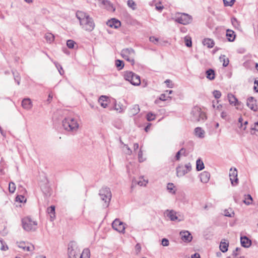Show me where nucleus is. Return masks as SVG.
<instances>
[{
	"mask_svg": "<svg viewBox=\"0 0 258 258\" xmlns=\"http://www.w3.org/2000/svg\"><path fill=\"white\" fill-rule=\"evenodd\" d=\"M115 66L118 70H120L123 68L124 63L123 61L117 59L115 61Z\"/></svg>",
	"mask_w": 258,
	"mask_h": 258,
	"instance_id": "35",
	"label": "nucleus"
},
{
	"mask_svg": "<svg viewBox=\"0 0 258 258\" xmlns=\"http://www.w3.org/2000/svg\"><path fill=\"white\" fill-rule=\"evenodd\" d=\"M124 78L134 86H139L141 84L140 77L131 71H126L124 73Z\"/></svg>",
	"mask_w": 258,
	"mask_h": 258,
	"instance_id": "7",
	"label": "nucleus"
},
{
	"mask_svg": "<svg viewBox=\"0 0 258 258\" xmlns=\"http://www.w3.org/2000/svg\"><path fill=\"white\" fill-rule=\"evenodd\" d=\"M107 98L105 96H101L98 99V102L100 105L104 108H106L108 105L107 103Z\"/></svg>",
	"mask_w": 258,
	"mask_h": 258,
	"instance_id": "26",
	"label": "nucleus"
},
{
	"mask_svg": "<svg viewBox=\"0 0 258 258\" xmlns=\"http://www.w3.org/2000/svg\"><path fill=\"white\" fill-rule=\"evenodd\" d=\"M195 135L200 138H203L205 137V132L200 127H197L195 129Z\"/></svg>",
	"mask_w": 258,
	"mask_h": 258,
	"instance_id": "24",
	"label": "nucleus"
},
{
	"mask_svg": "<svg viewBox=\"0 0 258 258\" xmlns=\"http://www.w3.org/2000/svg\"><path fill=\"white\" fill-rule=\"evenodd\" d=\"M164 215L172 221L180 222L183 220V218L176 211L171 210H167L164 212Z\"/></svg>",
	"mask_w": 258,
	"mask_h": 258,
	"instance_id": "10",
	"label": "nucleus"
},
{
	"mask_svg": "<svg viewBox=\"0 0 258 258\" xmlns=\"http://www.w3.org/2000/svg\"><path fill=\"white\" fill-rule=\"evenodd\" d=\"M140 109L139 105H134L130 110V114L131 115H135L140 112Z\"/></svg>",
	"mask_w": 258,
	"mask_h": 258,
	"instance_id": "27",
	"label": "nucleus"
},
{
	"mask_svg": "<svg viewBox=\"0 0 258 258\" xmlns=\"http://www.w3.org/2000/svg\"><path fill=\"white\" fill-rule=\"evenodd\" d=\"M149 40L151 42L154 43V44H156L158 41V39L154 36L150 37L149 38Z\"/></svg>",
	"mask_w": 258,
	"mask_h": 258,
	"instance_id": "58",
	"label": "nucleus"
},
{
	"mask_svg": "<svg viewBox=\"0 0 258 258\" xmlns=\"http://www.w3.org/2000/svg\"><path fill=\"white\" fill-rule=\"evenodd\" d=\"M135 51L132 48L123 49L121 51V55L123 58H127V57H130L131 56H135Z\"/></svg>",
	"mask_w": 258,
	"mask_h": 258,
	"instance_id": "17",
	"label": "nucleus"
},
{
	"mask_svg": "<svg viewBox=\"0 0 258 258\" xmlns=\"http://www.w3.org/2000/svg\"><path fill=\"white\" fill-rule=\"evenodd\" d=\"M179 235L181 239L185 242H189L192 239V236L188 231H181L180 232Z\"/></svg>",
	"mask_w": 258,
	"mask_h": 258,
	"instance_id": "13",
	"label": "nucleus"
},
{
	"mask_svg": "<svg viewBox=\"0 0 258 258\" xmlns=\"http://www.w3.org/2000/svg\"><path fill=\"white\" fill-rule=\"evenodd\" d=\"M54 63L56 68L58 70L59 74L61 75H62L64 74V71L63 70L62 67H61V66L59 63H58L57 62H56V61L54 62Z\"/></svg>",
	"mask_w": 258,
	"mask_h": 258,
	"instance_id": "38",
	"label": "nucleus"
},
{
	"mask_svg": "<svg viewBox=\"0 0 258 258\" xmlns=\"http://www.w3.org/2000/svg\"><path fill=\"white\" fill-rule=\"evenodd\" d=\"M207 119L205 112L198 106H194L191 111V119L194 122H204Z\"/></svg>",
	"mask_w": 258,
	"mask_h": 258,
	"instance_id": "4",
	"label": "nucleus"
},
{
	"mask_svg": "<svg viewBox=\"0 0 258 258\" xmlns=\"http://www.w3.org/2000/svg\"><path fill=\"white\" fill-rule=\"evenodd\" d=\"M22 106L26 110H30L32 106V102L30 98H24L22 101Z\"/></svg>",
	"mask_w": 258,
	"mask_h": 258,
	"instance_id": "19",
	"label": "nucleus"
},
{
	"mask_svg": "<svg viewBox=\"0 0 258 258\" xmlns=\"http://www.w3.org/2000/svg\"><path fill=\"white\" fill-rule=\"evenodd\" d=\"M229 177L231 181V183L232 185H236L238 183V179L237 178V170L236 168H232L229 171Z\"/></svg>",
	"mask_w": 258,
	"mask_h": 258,
	"instance_id": "12",
	"label": "nucleus"
},
{
	"mask_svg": "<svg viewBox=\"0 0 258 258\" xmlns=\"http://www.w3.org/2000/svg\"><path fill=\"white\" fill-rule=\"evenodd\" d=\"M13 74L14 79H15V81H16L17 82V84L19 85L20 84V78L19 75H18V73H17V74H15V73L14 72H13Z\"/></svg>",
	"mask_w": 258,
	"mask_h": 258,
	"instance_id": "54",
	"label": "nucleus"
},
{
	"mask_svg": "<svg viewBox=\"0 0 258 258\" xmlns=\"http://www.w3.org/2000/svg\"><path fill=\"white\" fill-rule=\"evenodd\" d=\"M213 95L216 99H219L221 96V93L219 91L214 90L213 92Z\"/></svg>",
	"mask_w": 258,
	"mask_h": 258,
	"instance_id": "51",
	"label": "nucleus"
},
{
	"mask_svg": "<svg viewBox=\"0 0 258 258\" xmlns=\"http://www.w3.org/2000/svg\"><path fill=\"white\" fill-rule=\"evenodd\" d=\"M227 98L229 103L234 106H238L240 104L237 99L235 96L231 93H229L227 95Z\"/></svg>",
	"mask_w": 258,
	"mask_h": 258,
	"instance_id": "20",
	"label": "nucleus"
},
{
	"mask_svg": "<svg viewBox=\"0 0 258 258\" xmlns=\"http://www.w3.org/2000/svg\"><path fill=\"white\" fill-rule=\"evenodd\" d=\"M223 1L225 6H232L235 2V0H231L230 2H228L225 0H224Z\"/></svg>",
	"mask_w": 258,
	"mask_h": 258,
	"instance_id": "53",
	"label": "nucleus"
},
{
	"mask_svg": "<svg viewBox=\"0 0 258 258\" xmlns=\"http://www.w3.org/2000/svg\"><path fill=\"white\" fill-rule=\"evenodd\" d=\"M18 245L24 251H32L34 249V245L30 243H26L24 242H21L18 243Z\"/></svg>",
	"mask_w": 258,
	"mask_h": 258,
	"instance_id": "15",
	"label": "nucleus"
},
{
	"mask_svg": "<svg viewBox=\"0 0 258 258\" xmlns=\"http://www.w3.org/2000/svg\"><path fill=\"white\" fill-rule=\"evenodd\" d=\"M106 24L111 28L116 29L120 26L121 23L118 20L113 18L110 20H108Z\"/></svg>",
	"mask_w": 258,
	"mask_h": 258,
	"instance_id": "18",
	"label": "nucleus"
},
{
	"mask_svg": "<svg viewBox=\"0 0 258 258\" xmlns=\"http://www.w3.org/2000/svg\"><path fill=\"white\" fill-rule=\"evenodd\" d=\"M185 44L187 47H191L192 45V42L191 38L189 37L186 36L184 38Z\"/></svg>",
	"mask_w": 258,
	"mask_h": 258,
	"instance_id": "43",
	"label": "nucleus"
},
{
	"mask_svg": "<svg viewBox=\"0 0 258 258\" xmlns=\"http://www.w3.org/2000/svg\"><path fill=\"white\" fill-rule=\"evenodd\" d=\"M206 77L210 80H213L215 79V72L212 69H209L206 72Z\"/></svg>",
	"mask_w": 258,
	"mask_h": 258,
	"instance_id": "28",
	"label": "nucleus"
},
{
	"mask_svg": "<svg viewBox=\"0 0 258 258\" xmlns=\"http://www.w3.org/2000/svg\"><path fill=\"white\" fill-rule=\"evenodd\" d=\"M159 99L161 101H165L167 100L165 94H162L159 97Z\"/></svg>",
	"mask_w": 258,
	"mask_h": 258,
	"instance_id": "60",
	"label": "nucleus"
},
{
	"mask_svg": "<svg viewBox=\"0 0 258 258\" xmlns=\"http://www.w3.org/2000/svg\"><path fill=\"white\" fill-rule=\"evenodd\" d=\"M224 215L227 217H232L234 216V213L231 209H228L224 211Z\"/></svg>",
	"mask_w": 258,
	"mask_h": 258,
	"instance_id": "40",
	"label": "nucleus"
},
{
	"mask_svg": "<svg viewBox=\"0 0 258 258\" xmlns=\"http://www.w3.org/2000/svg\"><path fill=\"white\" fill-rule=\"evenodd\" d=\"M175 21L180 24L187 25L191 23L192 17L185 13H178L175 17Z\"/></svg>",
	"mask_w": 258,
	"mask_h": 258,
	"instance_id": "8",
	"label": "nucleus"
},
{
	"mask_svg": "<svg viewBox=\"0 0 258 258\" xmlns=\"http://www.w3.org/2000/svg\"><path fill=\"white\" fill-rule=\"evenodd\" d=\"M16 189L15 184L13 182H10L9 185V190L10 192L14 193Z\"/></svg>",
	"mask_w": 258,
	"mask_h": 258,
	"instance_id": "39",
	"label": "nucleus"
},
{
	"mask_svg": "<svg viewBox=\"0 0 258 258\" xmlns=\"http://www.w3.org/2000/svg\"><path fill=\"white\" fill-rule=\"evenodd\" d=\"M191 170V165L190 163L183 165H179L176 169V175L178 177H182L188 173Z\"/></svg>",
	"mask_w": 258,
	"mask_h": 258,
	"instance_id": "9",
	"label": "nucleus"
},
{
	"mask_svg": "<svg viewBox=\"0 0 258 258\" xmlns=\"http://www.w3.org/2000/svg\"><path fill=\"white\" fill-rule=\"evenodd\" d=\"M226 37L228 40L230 42H233L235 39L236 35L235 32L230 29H227L226 30Z\"/></svg>",
	"mask_w": 258,
	"mask_h": 258,
	"instance_id": "23",
	"label": "nucleus"
},
{
	"mask_svg": "<svg viewBox=\"0 0 258 258\" xmlns=\"http://www.w3.org/2000/svg\"><path fill=\"white\" fill-rule=\"evenodd\" d=\"M228 243L225 242H221L220 244V249L223 252H225L228 250Z\"/></svg>",
	"mask_w": 258,
	"mask_h": 258,
	"instance_id": "33",
	"label": "nucleus"
},
{
	"mask_svg": "<svg viewBox=\"0 0 258 258\" xmlns=\"http://www.w3.org/2000/svg\"><path fill=\"white\" fill-rule=\"evenodd\" d=\"M196 168L198 171H200L204 168V164L202 160L199 159L196 162Z\"/></svg>",
	"mask_w": 258,
	"mask_h": 258,
	"instance_id": "32",
	"label": "nucleus"
},
{
	"mask_svg": "<svg viewBox=\"0 0 258 258\" xmlns=\"http://www.w3.org/2000/svg\"><path fill=\"white\" fill-rule=\"evenodd\" d=\"M75 42L73 40H68L67 42V45L69 48H73Z\"/></svg>",
	"mask_w": 258,
	"mask_h": 258,
	"instance_id": "47",
	"label": "nucleus"
},
{
	"mask_svg": "<svg viewBox=\"0 0 258 258\" xmlns=\"http://www.w3.org/2000/svg\"><path fill=\"white\" fill-rule=\"evenodd\" d=\"M221 117L223 119H226L227 117V113L226 112L223 111L221 113Z\"/></svg>",
	"mask_w": 258,
	"mask_h": 258,
	"instance_id": "63",
	"label": "nucleus"
},
{
	"mask_svg": "<svg viewBox=\"0 0 258 258\" xmlns=\"http://www.w3.org/2000/svg\"><path fill=\"white\" fill-rule=\"evenodd\" d=\"M212 106H213V108H216L217 109H219L220 108V107H221V105L218 104V101H216V105L215 104V102L213 101Z\"/></svg>",
	"mask_w": 258,
	"mask_h": 258,
	"instance_id": "59",
	"label": "nucleus"
},
{
	"mask_svg": "<svg viewBox=\"0 0 258 258\" xmlns=\"http://www.w3.org/2000/svg\"><path fill=\"white\" fill-rule=\"evenodd\" d=\"M114 108V109L118 112H121L124 110L123 105L120 104L115 103Z\"/></svg>",
	"mask_w": 258,
	"mask_h": 258,
	"instance_id": "36",
	"label": "nucleus"
},
{
	"mask_svg": "<svg viewBox=\"0 0 258 258\" xmlns=\"http://www.w3.org/2000/svg\"><path fill=\"white\" fill-rule=\"evenodd\" d=\"M163 8L164 7L163 6H156V9L160 12H161L163 9Z\"/></svg>",
	"mask_w": 258,
	"mask_h": 258,
	"instance_id": "64",
	"label": "nucleus"
},
{
	"mask_svg": "<svg viewBox=\"0 0 258 258\" xmlns=\"http://www.w3.org/2000/svg\"><path fill=\"white\" fill-rule=\"evenodd\" d=\"M45 38L48 43H51L54 40V36L50 33H47L45 35Z\"/></svg>",
	"mask_w": 258,
	"mask_h": 258,
	"instance_id": "31",
	"label": "nucleus"
},
{
	"mask_svg": "<svg viewBox=\"0 0 258 258\" xmlns=\"http://www.w3.org/2000/svg\"><path fill=\"white\" fill-rule=\"evenodd\" d=\"M127 5L128 7L131 8L132 10H136V4L133 0H128L127 2Z\"/></svg>",
	"mask_w": 258,
	"mask_h": 258,
	"instance_id": "37",
	"label": "nucleus"
},
{
	"mask_svg": "<svg viewBox=\"0 0 258 258\" xmlns=\"http://www.w3.org/2000/svg\"><path fill=\"white\" fill-rule=\"evenodd\" d=\"M136 250L138 251V252H140L141 249V246L140 244L138 243L136 244L135 246Z\"/></svg>",
	"mask_w": 258,
	"mask_h": 258,
	"instance_id": "62",
	"label": "nucleus"
},
{
	"mask_svg": "<svg viewBox=\"0 0 258 258\" xmlns=\"http://www.w3.org/2000/svg\"><path fill=\"white\" fill-rule=\"evenodd\" d=\"M246 105L251 110L257 111L256 101L253 97H249L247 99Z\"/></svg>",
	"mask_w": 258,
	"mask_h": 258,
	"instance_id": "14",
	"label": "nucleus"
},
{
	"mask_svg": "<svg viewBox=\"0 0 258 258\" xmlns=\"http://www.w3.org/2000/svg\"><path fill=\"white\" fill-rule=\"evenodd\" d=\"M182 156L181 154H178V155H177V152L176 153L175 156V157H174V159L176 161H179L180 159V157Z\"/></svg>",
	"mask_w": 258,
	"mask_h": 258,
	"instance_id": "61",
	"label": "nucleus"
},
{
	"mask_svg": "<svg viewBox=\"0 0 258 258\" xmlns=\"http://www.w3.org/2000/svg\"><path fill=\"white\" fill-rule=\"evenodd\" d=\"M76 17L79 20L80 25L82 29L91 32L95 28V24L93 19L88 14L81 11H78L76 14Z\"/></svg>",
	"mask_w": 258,
	"mask_h": 258,
	"instance_id": "1",
	"label": "nucleus"
},
{
	"mask_svg": "<svg viewBox=\"0 0 258 258\" xmlns=\"http://www.w3.org/2000/svg\"><path fill=\"white\" fill-rule=\"evenodd\" d=\"M112 228L116 231L124 233L125 231L124 224L118 219H116L112 223Z\"/></svg>",
	"mask_w": 258,
	"mask_h": 258,
	"instance_id": "11",
	"label": "nucleus"
},
{
	"mask_svg": "<svg viewBox=\"0 0 258 258\" xmlns=\"http://www.w3.org/2000/svg\"><path fill=\"white\" fill-rule=\"evenodd\" d=\"M167 189L171 194H175L176 192L175 186L172 183H169L167 185Z\"/></svg>",
	"mask_w": 258,
	"mask_h": 258,
	"instance_id": "30",
	"label": "nucleus"
},
{
	"mask_svg": "<svg viewBox=\"0 0 258 258\" xmlns=\"http://www.w3.org/2000/svg\"><path fill=\"white\" fill-rule=\"evenodd\" d=\"M16 199V201L20 203H22L23 202H25L26 201L25 198L23 196H18Z\"/></svg>",
	"mask_w": 258,
	"mask_h": 258,
	"instance_id": "52",
	"label": "nucleus"
},
{
	"mask_svg": "<svg viewBox=\"0 0 258 258\" xmlns=\"http://www.w3.org/2000/svg\"><path fill=\"white\" fill-rule=\"evenodd\" d=\"M134 56H131L130 57H127V58H124L125 59H126L128 62H130L132 64H134Z\"/></svg>",
	"mask_w": 258,
	"mask_h": 258,
	"instance_id": "57",
	"label": "nucleus"
},
{
	"mask_svg": "<svg viewBox=\"0 0 258 258\" xmlns=\"http://www.w3.org/2000/svg\"><path fill=\"white\" fill-rule=\"evenodd\" d=\"M161 244L164 246H167L169 245V241L166 238H163L162 240Z\"/></svg>",
	"mask_w": 258,
	"mask_h": 258,
	"instance_id": "56",
	"label": "nucleus"
},
{
	"mask_svg": "<svg viewBox=\"0 0 258 258\" xmlns=\"http://www.w3.org/2000/svg\"><path fill=\"white\" fill-rule=\"evenodd\" d=\"M22 224L23 229L27 231H34L37 228V221L33 220L29 217L23 218Z\"/></svg>",
	"mask_w": 258,
	"mask_h": 258,
	"instance_id": "5",
	"label": "nucleus"
},
{
	"mask_svg": "<svg viewBox=\"0 0 258 258\" xmlns=\"http://www.w3.org/2000/svg\"><path fill=\"white\" fill-rule=\"evenodd\" d=\"M252 201V198L250 195H248L247 196V198H245V200L243 201V202L247 205H249L251 203Z\"/></svg>",
	"mask_w": 258,
	"mask_h": 258,
	"instance_id": "44",
	"label": "nucleus"
},
{
	"mask_svg": "<svg viewBox=\"0 0 258 258\" xmlns=\"http://www.w3.org/2000/svg\"><path fill=\"white\" fill-rule=\"evenodd\" d=\"M203 43L208 48H212L214 45V41L210 38L204 39Z\"/></svg>",
	"mask_w": 258,
	"mask_h": 258,
	"instance_id": "25",
	"label": "nucleus"
},
{
	"mask_svg": "<svg viewBox=\"0 0 258 258\" xmlns=\"http://www.w3.org/2000/svg\"><path fill=\"white\" fill-rule=\"evenodd\" d=\"M0 242L2 244V246L1 249L2 250L6 251L8 249V246L6 244V243L3 240L2 238L0 239Z\"/></svg>",
	"mask_w": 258,
	"mask_h": 258,
	"instance_id": "45",
	"label": "nucleus"
},
{
	"mask_svg": "<svg viewBox=\"0 0 258 258\" xmlns=\"http://www.w3.org/2000/svg\"><path fill=\"white\" fill-rule=\"evenodd\" d=\"M178 154H181L182 156H185L187 155V153L186 150L182 148L177 152V155H178Z\"/></svg>",
	"mask_w": 258,
	"mask_h": 258,
	"instance_id": "50",
	"label": "nucleus"
},
{
	"mask_svg": "<svg viewBox=\"0 0 258 258\" xmlns=\"http://www.w3.org/2000/svg\"><path fill=\"white\" fill-rule=\"evenodd\" d=\"M47 212L50 215H53L54 216L55 213V207L53 206H51L47 209ZM51 218H52V216L50 215Z\"/></svg>",
	"mask_w": 258,
	"mask_h": 258,
	"instance_id": "46",
	"label": "nucleus"
},
{
	"mask_svg": "<svg viewBox=\"0 0 258 258\" xmlns=\"http://www.w3.org/2000/svg\"><path fill=\"white\" fill-rule=\"evenodd\" d=\"M210 178V174L207 171H204L201 173L200 178L201 181L203 183H207Z\"/></svg>",
	"mask_w": 258,
	"mask_h": 258,
	"instance_id": "22",
	"label": "nucleus"
},
{
	"mask_svg": "<svg viewBox=\"0 0 258 258\" xmlns=\"http://www.w3.org/2000/svg\"><path fill=\"white\" fill-rule=\"evenodd\" d=\"M240 242L241 245L244 247H249L251 244V240L246 236L241 237Z\"/></svg>",
	"mask_w": 258,
	"mask_h": 258,
	"instance_id": "21",
	"label": "nucleus"
},
{
	"mask_svg": "<svg viewBox=\"0 0 258 258\" xmlns=\"http://www.w3.org/2000/svg\"><path fill=\"white\" fill-rule=\"evenodd\" d=\"M42 191L45 195H47L49 193L50 188L48 185H45L41 186Z\"/></svg>",
	"mask_w": 258,
	"mask_h": 258,
	"instance_id": "41",
	"label": "nucleus"
},
{
	"mask_svg": "<svg viewBox=\"0 0 258 258\" xmlns=\"http://www.w3.org/2000/svg\"><path fill=\"white\" fill-rule=\"evenodd\" d=\"M62 125L64 130L72 133L76 132L79 126L77 120L72 117L65 118L62 121Z\"/></svg>",
	"mask_w": 258,
	"mask_h": 258,
	"instance_id": "3",
	"label": "nucleus"
},
{
	"mask_svg": "<svg viewBox=\"0 0 258 258\" xmlns=\"http://www.w3.org/2000/svg\"><path fill=\"white\" fill-rule=\"evenodd\" d=\"M99 195L101 200L104 202L103 206L107 207L112 196L110 189L107 187H103L99 190Z\"/></svg>",
	"mask_w": 258,
	"mask_h": 258,
	"instance_id": "6",
	"label": "nucleus"
},
{
	"mask_svg": "<svg viewBox=\"0 0 258 258\" xmlns=\"http://www.w3.org/2000/svg\"><path fill=\"white\" fill-rule=\"evenodd\" d=\"M68 258H90V250L88 248L81 251L76 244L73 242L69 244Z\"/></svg>",
	"mask_w": 258,
	"mask_h": 258,
	"instance_id": "2",
	"label": "nucleus"
},
{
	"mask_svg": "<svg viewBox=\"0 0 258 258\" xmlns=\"http://www.w3.org/2000/svg\"><path fill=\"white\" fill-rule=\"evenodd\" d=\"M231 23L232 25L236 28L239 29L240 27V23L235 18L231 19Z\"/></svg>",
	"mask_w": 258,
	"mask_h": 258,
	"instance_id": "34",
	"label": "nucleus"
},
{
	"mask_svg": "<svg viewBox=\"0 0 258 258\" xmlns=\"http://www.w3.org/2000/svg\"><path fill=\"white\" fill-rule=\"evenodd\" d=\"M138 159L140 162H143L146 160V158L143 156V151L141 149H140V151L138 153Z\"/></svg>",
	"mask_w": 258,
	"mask_h": 258,
	"instance_id": "42",
	"label": "nucleus"
},
{
	"mask_svg": "<svg viewBox=\"0 0 258 258\" xmlns=\"http://www.w3.org/2000/svg\"><path fill=\"white\" fill-rule=\"evenodd\" d=\"M122 150L126 154L128 155H130L132 152V149L129 148L128 146H123Z\"/></svg>",
	"mask_w": 258,
	"mask_h": 258,
	"instance_id": "49",
	"label": "nucleus"
},
{
	"mask_svg": "<svg viewBox=\"0 0 258 258\" xmlns=\"http://www.w3.org/2000/svg\"><path fill=\"white\" fill-rule=\"evenodd\" d=\"M220 60L223 63V66L227 67L229 62L228 58L226 57L225 55H221L219 57Z\"/></svg>",
	"mask_w": 258,
	"mask_h": 258,
	"instance_id": "29",
	"label": "nucleus"
},
{
	"mask_svg": "<svg viewBox=\"0 0 258 258\" xmlns=\"http://www.w3.org/2000/svg\"><path fill=\"white\" fill-rule=\"evenodd\" d=\"M251 134H254V133H252V131H256L258 132V122H256L254 123L253 126L251 127Z\"/></svg>",
	"mask_w": 258,
	"mask_h": 258,
	"instance_id": "55",
	"label": "nucleus"
},
{
	"mask_svg": "<svg viewBox=\"0 0 258 258\" xmlns=\"http://www.w3.org/2000/svg\"><path fill=\"white\" fill-rule=\"evenodd\" d=\"M148 182L147 179H145L144 176H141L139 178V180H137L135 178H134L132 180V186H134L136 184H138L141 186H146Z\"/></svg>",
	"mask_w": 258,
	"mask_h": 258,
	"instance_id": "16",
	"label": "nucleus"
},
{
	"mask_svg": "<svg viewBox=\"0 0 258 258\" xmlns=\"http://www.w3.org/2000/svg\"><path fill=\"white\" fill-rule=\"evenodd\" d=\"M155 118V115L151 112H149L147 114V119L150 121L154 120Z\"/></svg>",
	"mask_w": 258,
	"mask_h": 258,
	"instance_id": "48",
	"label": "nucleus"
}]
</instances>
